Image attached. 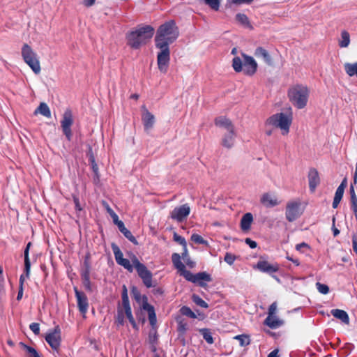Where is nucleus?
<instances>
[{
	"mask_svg": "<svg viewBox=\"0 0 357 357\" xmlns=\"http://www.w3.org/2000/svg\"><path fill=\"white\" fill-rule=\"evenodd\" d=\"M232 66L236 72H241L243 69V60L238 56H236L233 59Z\"/></svg>",
	"mask_w": 357,
	"mask_h": 357,
	"instance_id": "nucleus-34",
	"label": "nucleus"
},
{
	"mask_svg": "<svg viewBox=\"0 0 357 357\" xmlns=\"http://www.w3.org/2000/svg\"><path fill=\"white\" fill-rule=\"evenodd\" d=\"M73 201L75 203V206L76 211L77 212H81L82 211V204H80L79 199L74 196Z\"/></svg>",
	"mask_w": 357,
	"mask_h": 357,
	"instance_id": "nucleus-51",
	"label": "nucleus"
},
{
	"mask_svg": "<svg viewBox=\"0 0 357 357\" xmlns=\"http://www.w3.org/2000/svg\"><path fill=\"white\" fill-rule=\"evenodd\" d=\"M236 19L238 22L241 23L242 24L246 25L248 24L249 20L248 17L245 14L238 13L236 15Z\"/></svg>",
	"mask_w": 357,
	"mask_h": 357,
	"instance_id": "nucleus-45",
	"label": "nucleus"
},
{
	"mask_svg": "<svg viewBox=\"0 0 357 357\" xmlns=\"http://www.w3.org/2000/svg\"><path fill=\"white\" fill-rule=\"evenodd\" d=\"M45 340L53 349L56 350L61 342L60 330L56 328L53 331L46 335Z\"/></svg>",
	"mask_w": 357,
	"mask_h": 357,
	"instance_id": "nucleus-11",
	"label": "nucleus"
},
{
	"mask_svg": "<svg viewBox=\"0 0 357 357\" xmlns=\"http://www.w3.org/2000/svg\"><path fill=\"white\" fill-rule=\"evenodd\" d=\"M30 329L36 335H38L40 333V326L38 323H32L29 326Z\"/></svg>",
	"mask_w": 357,
	"mask_h": 357,
	"instance_id": "nucleus-49",
	"label": "nucleus"
},
{
	"mask_svg": "<svg viewBox=\"0 0 357 357\" xmlns=\"http://www.w3.org/2000/svg\"><path fill=\"white\" fill-rule=\"evenodd\" d=\"M349 192L351 197V209L353 210L356 217H357V197L355 193L353 184H351L350 185Z\"/></svg>",
	"mask_w": 357,
	"mask_h": 357,
	"instance_id": "nucleus-30",
	"label": "nucleus"
},
{
	"mask_svg": "<svg viewBox=\"0 0 357 357\" xmlns=\"http://www.w3.org/2000/svg\"><path fill=\"white\" fill-rule=\"evenodd\" d=\"M40 114L41 115L50 118L51 117V112L48 105L45 102H41L38 107L35 110L34 114Z\"/></svg>",
	"mask_w": 357,
	"mask_h": 357,
	"instance_id": "nucleus-28",
	"label": "nucleus"
},
{
	"mask_svg": "<svg viewBox=\"0 0 357 357\" xmlns=\"http://www.w3.org/2000/svg\"><path fill=\"white\" fill-rule=\"evenodd\" d=\"M316 287L319 292L322 294H327L329 292V287L325 284L317 282Z\"/></svg>",
	"mask_w": 357,
	"mask_h": 357,
	"instance_id": "nucleus-43",
	"label": "nucleus"
},
{
	"mask_svg": "<svg viewBox=\"0 0 357 357\" xmlns=\"http://www.w3.org/2000/svg\"><path fill=\"white\" fill-rule=\"evenodd\" d=\"M129 305H130V303H129V298H128V294H127V289H126V286H123V290L122 292V305L123 307V306Z\"/></svg>",
	"mask_w": 357,
	"mask_h": 357,
	"instance_id": "nucleus-46",
	"label": "nucleus"
},
{
	"mask_svg": "<svg viewBox=\"0 0 357 357\" xmlns=\"http://www.w3.org/2000/svg\"><path fill=\"white\" fill-rule=\"evenodd\" d=\"M264 324L272 329H275L283 324V321L275 315H268L264 320Z\"/></svg>",
	"mask_w": 357,
	"mask_h": 357,
	"instance_id": "nucleus-18",
	"label": "nucleus"
},
{
	"mask_svg": "<svg viewBox=\"0 0 357 357\" xmlns=\"http://www.w3.org/2000/svg\"><path fill=\"white\" fill-rule=\"evenodd\" d=\"M192 301L197 305L204 307L207 308L208 307V305L206 302H205L202 298H200L199 296L194 294L192 297Z\"/></svg>",
	"mask_w": 357,
	"mask_h": 357,
	"instance_id": "nucleus-40",
	"label": "nucleus"
},
{
	"mask_svg": "<svg viewBox=\"0 0 357 357\" xmlns=\"http://www.w3.org/2000/svg\"><path fill=\"white\" fill-rule=\"evenodd\" d=\"M191 240L198 244L206 245L207 241H205L200 235L197 234H193L191 236Z\"/></svg>",
	"mask_w": 357,
	"mask_h": 357,
	"instance_id": "nucleus-41",
	"label": "nucleus"
},
{
	"mask_svg": "<svg viewBox=\"0 0 357 357\" xmlns=\"http://www.w3.org/2000/svg\"><path fill=\"white\" fill-rule=\"evenodd\" d=\"M143 113L142 119L146 131L151 129L155 123L154 116L144 107H142Z\"/></svg>",
	"mask_w": 357,
	"mask_h": 357,
	"instance_id": "nucleus-13",
	"label": "nucleus"
},
{
	"mask_svg": "<svg viewBox=\"0 0 357 357\" xmlns=\"http://www.w3.org/2000/svg\"><path fill=\"white\" fill-rule=\"evenodd\" d=\"M278 349H275L273 351H272L268 355V357H278Z\"/></svg>",
	"mask_w": 357,
	"mask_h": 357,
	"instance_id": "nucleus-64",
	"label": "nucleus"
},
{
	"mask_svg": "<svg viewBox=\"0 0 357 357\" xmlns=\"http://www.w3.org/2000/svg\"><path fill=\"white\" fill-rule=\"evenodd\" d=\"M86 279H90V271L89 268H86V270L82 273V280Z\"/></svg>",
	"mask_w": 357,
	"mask_h": 357,
	"instance_id": "nucleus-60",
	"label": "nucleus"
},
{
	"mask_svg": "<svg viewBox=\"0 0 357 357\" xmlns=\"http://www.w3.org/2000/svg\"><path fill=\"white\" fill-rule=\"evenodd\" d=\"M184 261H185L187 265L189 266L190 267H193L195 265V263L193 261H190V259H189L188 255L185 257V260H184Z\"/></svg>",
	"mask_w": 357,
	"mask_h": 357,
	"instance_id": "nucleus-62",
	"label": "nucleus"
},
{
	"mask_svg": "<svg viewBox=\"0 0 357 357\" xmlns=\"http://www.w3.org/2000/svg\"><path fill=\"white\" fill-rule=\"evenodd\" d=\"M182 257V255L181 256L178 253H174L172 256V263L174 266V267L178 271H183L184 268L185 267V265L181 262V258Z\"/></svg>",
	"mask_w": 357,
	"mask_h": 357,
	"instance_id": "nucleus-31",
	"label": "nucleus"
},
{
	"mask_svg": "<svg viewBox=\"0 0 357 357\" xmlns=\"http://www.w3.org/2000/svg\"><path fill=\"white\" fill-rule=\"evenodd\" d=\"M309 187L312 191H314L319 183V177L318 172L315 169H311L308 174Z\"/></svg>",
	"mask_w": 357,
	"mask_h": 357,
	"instance_id": "nucleus-17",
	"label": "nucleus"
},
{
	"mask_svg": "<svg viewBox=\"0 0 357 357\" xmlns=\"http://www.w3.org/2000/svg\"><path fill=\"white\" fill-rule=\"evenodd\" d=\"M179 272L181 275L183 276L188 281L195 283L196 274H193L190 271H187L185 267L183 271H181Z\"/></svg>",
	"mask_w": 357,
	"mask_h": 357,
	"instance_id": "nucleus-37",
	"label": "nucleus"
},
{
	"mask_svg": "<svg viewBox=\"0 0 357 357\" xmlns=\"http://www.w3.org/2000/svg\"><path fill=\"white\" fill-rule=\"evenodd\" d=\"M215 124L217 126L225 129L226 131L235 129L234 126L232 124L231 121L225 116L217 117L215 119Z\"/></svg>",
	"mask_w": 357,
	"mask_h": 357,
	"instance_id": "nucleus-16",
	"label": "nucleus"
},
{
	"mask_svg": "<svg viewBox=\"0 0 357 357\" xmlns=\"http://www.w3.org/2000/svg\"><path fill=\"white\" fill-rule=\"evenodd\" d=\"M62 129L63 131V133L65 135H67V117L66 114L63 115V119L61 122Z\"/></svg>",
	"mask_w": 357,
	"mask_h": 357,
	"instance_id": "nucleus-55",
	"label": "nucleus"
},
{
	"mask_svg": "<svg viewBox=\"0 0 357 357\" xmlns=\"http://www.w3.org/2000/svg\"><path fill=\"white\" fill-rule=\"evenodd\" d=\"M31 246V243H29L24 250V272L26 278L29 277L31 271V263L29 257V250Z\"/></svg>",
	"mask_w": 357,
	"mask_h": 357,
	"instance_id": "nucleus-27",
	"label": "nucleus"
},
{
	"mask_svg": "<svg viewBox=\"0 0 357 357\" xmlns=\"http://www.w3.org/2000/svg\"><path fill=\"white\" fill-rule=\"evenodd\" d=\"M22 55L24 61L37 57L36 53L27 44L23 45Z\"/></svg>",
	"mask_w": 357,
	"mask_h": 357,
	"instance_id": "nucleus-24",
	"label": "nucleus"
},
{
	"mask_svg": "<svg viewBox=\"0 0 357 357\" xmlns=\"http://www.w3.org/2000/svg\"><path fill=\"white\" fill-rule=\"evenodd\" d=\"M153 33L154 29L149 25L139 27L127 35L128 45L133 49H139L152 38Z\"/></svg>",
	"mask_w": 357,
	"mask_h": 357,
	"instance_id": "nucleus-3",
	"label": "nucleus"
},
{
	"mask_svg": "<svg viewBox=\"0 0 357 357\" xmlns=\"http://www.w3.org/2000/svg\"><path fill=\"white\" fill-rule=\"evenodd\" d=\"M234 338L238 340L239 344L241 347H245L250 344V340L248 336L245 335H238L234 337Z\"/></svg>",
	"mask_w": 357,
	"mask_h": 357,
	"instance_id": "nucleus-38",
	"label": "nucleus"
},
{
	"mask_svg": "<svg viewBox=\"0 0 357 357\" xmlns=\"http://www.w3.org/2000/svg\"><path fill=\"white\" fill-rule=\"evenodd\" d=\"M155 47L160 50L157 55V63L158 69L160 72L165 73L167 71L170 61L169 47H167L165 45L163 47H160V45Z\"/></svg>",
	"mask_w": 357,
	"mask_h": 357,
	"instance_id": "nucleus-6",
	"label": "nucleus"
},
{
	"mask_svg": "<svg viewBox=\"0 0 357 357\" xmlns=\"http://www.w3.org/2000/svg\"><path fill=\"white\" fill-rule=\"evenodd\" d=\"M112 249L116 263L123 266L130 273L133 271V267L135 268L139 277L142 280L144 285L149 288L153 286L152 273L148 270L146 266L142 264L138 258L132 253L129 254L130 259L123 258V252L115 243H112Z\"/></svg>",
	"mask_w": 357,
	"mask_h": 357,
	"instance_id": "nucleus-1",
	"label": "nucleus"
},
{
	"mask_svg": "<svg viewBox=\"0 0 357 357\" xmlns=\"http://www.w3.org/2000/svg\"><path fill=\"white\" fill-rule=\"evenodd\" d=\"M205 4L208 6L211 9L217 11L219 10V2L218 0H204Z\"/></svg>",
	"mask_w": 357,
	"mask_h": 357,
	"instance_id": "nucleus-42",
	"label": "nucleus"
},
{
	"mask_svg": "<svg viewBox=\"0 0 357 357\" xmlns=\"http://www.w3.org/2000/svg\"><path fill=\"white\" fill-rule=\"evenodd\" d=\"M255 268L261 272L266 273L270 275L276 273L279 270V266L277 264H271L264 260H259Z\"/></svg>",
	"mask_w": 357,
	"mask_h": 357,
	"instance_id": "nucleus-12",
	"label": "nucleus"
},
{
	"mask_svg": "<svg viewBox=\"0 0 357 357\" xmlns=\"http://www.w3.org/2000/svg\"><path fill=\"white\" fill-rule=\"evenodd\" d=\"M344 68L346 73L349 77H353L356 75L357 77V61L353 63H345L344 64Z\"/></svg>",
	"mask_w": 357,
	"mask_h": 357,
	"instance_id": "nucleus-29",
	"label": "nucleus"
},
{
	"mask_svg": "<svg viewBox=\"0 0 357 357\" xmlns=\"http://www.w3.org/2000/svg\"><path fill=\"white\" fill-rule=\"evenodd\" d=\"M253 221L252 213H247L244 214L241 220V228L243 231H248L250 229L251 224Z\"/></svg>",
	"mask_w": 357,
	"mask_h": 357,
	"instance_id": "nucleus-21",
	"label": "nucleus"
},
{
	"mask_svg": "<svg viewBox=\"0 0 357 357\" xmlns=\"http://www.w3.org/2000/svg\"><path fill=\"white\" fill-rule=\"evenodd\" d=\"M111 218H112L114 223L115 225H116L118 227H119V224L120 222H123L121 220H119V216L117 215V214L116 213L114 214H112Z\"/></svg>",
	"mask_w": 357,
	"mask_h": 357,
	"instance_id": "nucleus-61",
	"label": "nucleus"
},
{
	"mask_svg": "<svg viewBox=\"0 0 357 357\" xmlns=\"http://www.w3.org/2000/svg\"><path fill=\"white\" fill-rule=\"evenodd\" d=\"M91 165L93 172H94L96 176L95 180H99L98 167L93 159L91 160Z\"/></svg>",
	"mask_w": 357,
	"mask_h": 357,
	"instance_id": "nucleus-48",
	"label": "nucleus"
},
{
	"mask_svg": "<svg viewBox=\"0 0 357 357\" xmlns=\"http://www.w3.org/2000/svg\"><path fill=\"white\" fill-rule=\"evenodd\" d=\"M180 312H181V314H183L184 316H186V317H190L192 319L197 318L195 313L194 312H192V310L188 306H183L180 309Z\"/></svg>",
	"mask_w": 357,
	"mask_h": 357,
	"instance_id": "nucleus-39",
	"label": "nucleus"
},
{
	"mask_svg": "<svg viewBox=\"0 0 357 357\" xmlns=\"http://www.w3.org/2000/svg\"><path fill=\"white\" fill-rule=\"evenodd\" d=\"M190 213V208L188 204L177 206L171 212L170 216L178 222H183Z\"/></svg>",
	"mask_w": 357,
	"mask_h": 357,
	"instance_id": "nucleus-8",
	"label": "nucleus"
},
{
	"mask_svg": "<svg viewBox=\"0 0 357 357\" xmlns=\"http://www.w3.org/2000/svg\"><path fill=\"white\" fill-rule=\"evenodd\" d=\"M347 178H344L343 179V181H342L341 184L338 186V188H342V190H344L345 188L347 187Z\"/></svg>",
	"mask_w": 357,
	"mask_h": 357,
	"instance_id": "nucleus-63",
	"label": "nucleus"
},
{
	"mask_svg": "<svg viewBox=\"0 0 357 357\" xmlns=\"http://www.w3.org/2000/svg\"><path fill=\"white\" fill-rule=\"evenodd\" d=\"M199 333L202 335L203 338L206 340V342L210 344L213 343V338L212 337L211 333L208 328H202L199 329Z\"/></svg>",
	"mask_w": 357,
	"mask_h": 357,
	"instance_id": "nucleus-35",
	"label": "nucleus"
},
{
	"mask_svg": "<svg viewBox=\"0 0 357 357\" xmlns=\"http://www.w3.org/2000/svg\"><path fill=\"white\" fill-rule=\"evenodd\" d=\"M331 312L334 317L341 320L344 324H348L349 323L348 314L344 310L333 309Z\"/></svg>",
	"mask_w": 357,
	"mask_h": 357,
	"instance_id": "nucleus-22",
	"label": "nucleus"
},
{
	"mask_svg": "<svg viewBox=\"0 0 357 357\" xmlns=\"http://www.w3.org/2000/svg\"><path fill=\"white\" fill-rule=\"evenodd\" d=\"M309 246L307 244H306L305 243H299V244H297L296 246V249L298 250V251H301V252H303V248H308Z\"/></svg>",
	"mask_w": 357,
	"mask_h": 357,
	"instance_id": "nucleus-58",
	"label": "nucleus"
},
{
	"mask_svg": "<svg viewBox=\"0 0 357 357\" xmlns=\"http://www.w3.org/2000/svg\"><path fill=\"white\" fill-rule=\"evenodd\" d=\"M178 36V31L174 21L167 22L158 28L155 37V46L169 47Z\"/></svg>",
	"mask_w": 357,
	"mask_h": 357,
	"instance_id": "nucleus-2",
	"label": "nucleus"
},
{
	"mask_svg": "<svg viewBox=\"0 0 357 357\" xmlns=\"http://www.w3.org/2000/svg\"><path fill=\"white\" fill-rule=\"evenodd\" d=\"M74 289L79 310L83 315H84L87 312L89 308L87 296L84 292L79 291L77 287H75Z\"/></svg>",
	"mask_w": 357,
	"mask_h": 357,
	"instance_id": "nucleus-9",
	"label": "nucleus"
},
{
	"mask_svg": "<svg viewBox=\"0 0 357 357\" xmlns=\"http://www.w3.org/2000/svg\"><path fill=\"white\" fill-rule=\"evenodd\" d=\"M25 63L32 69V70L38 74L40 72V62L37 57L27 60Z\"/></svg>",
	"mask_w": 357,
	"mask_h": 357,
	"instance_id": "nucleus-32",
	"label": "nucleus"
},
{
	"mask_svg": "<svg viewBox=\"0 0 357 357\" xmlns=\"http://www.w3.org/2000/svg\"><path fill=\"white\" fill-rule=\"evenodd\" d=\"M174 240L183 246V252L182 253V259L185 260V257L188 256V249L185 239L183 236L178 235L176 233H174Z\"/></svg>",
	"mask_w": 357,
	"mask_h": 357,
	"instance_id": "nucleus-26",
	"label": "nucleus"
},
{
	"mask_svg": "<svg viewBox=\"0 0 357 357\" xmlns=\"http://www.w3.org/2000/svg\"><path fill=\"white\" fill-rule=\"evenodd\" d=\"M243 58V69L244 73L248 75H252L257 70V63L253 57L248 56L245 54H242Z\"/></svg>",
	"mask_w": 357,
	"mask_h": 357,
	"instance_id": "nucleus-10",
	"label": "nucleus"
},
{
	"mask_svg": "<svg viewBox=\"0 0 357 357\" xmlns=\"http://www.w3.org/2000/svg\"><path fill=\"white\" fill-rule=\"evenodd\" d=\"M188 329V325L183 321L178 322V331L181 333H185Z\"/></svg>",
	"mask_w": 357,
	"mask_h": 357,
	"instance_id": "nucleus-47",
	"label": "nucleus"
},
{
	"mask_svg": "<svg viewBox=\"0 0 357 357\" xmlns=\"http://www.w3.org/2000/svg\"><path fill=\"white\" fill-rule=\"evenodd\" d=\"M344 192V190H342V188H337V190H336V192H335L334 197L341 200L342 197H343Z\"/></svg>",
	"mask_w": 357,
	"mask_h": 357,
	"instance_id": "nucleus-53",
	"label": "nucleus"
},
{
	"mask_svg": "<svg viewBox=\"0 0 357 357\" xmlns=\"http://www.w3.org/2000/svg\"><path fill=\"white\" fill-rule=\"evenodd\" d=\"M291 122V116L282 112L273 114L266 120L267 124L280 128L283 135L289 133Z\"/></svg>",
	"mask_w": 357,
	"mask_h": 357,
	"instance_id": "nucleus-5",
	"label": "nucleus"
},
{
	"mask_svg": "<svg viewBox=\"0 0 357 357\" xmlns=\"http://www.w3.org/2000/svg\"><path fill=\"white\" fill-rule=\"evenodd\" d=\"M245 243L248 244L251 248H255L257 247V243L249 238L245 239Z\"/></svg>",
	"mask_w": 357,
	"mask_h": 357,
	"instance_id": "nucleus-59",
	"label": "nucleus"
},
{
	"mask_svg": "<svg viewBox=\"0 0 357 357\" xmlns=\"http://www.w3.org/2000/svg\"><path fill=\"white\" fill-rule=\"evenodd\" d=\"M277 311V303L276 302L273 303L268 308V315H275Z\"/></svg>",
	"mask_w": 357,
	"mask_h": 357,
	"instance_id": "nucleus-50",
	"label": "nucleus"
},
{
	"mask_svg": "<svg viewBox=\"0 0 357 357\" xmlns=\"http://www.w3.org/2000/svg\"><path fill=\"white\" fill-rule=\"evenodd\" d=\"M309 93L308 88L303 85H296L288 91L291 102L298 109H303L306 106Z\"/></svg>",
	"mask_w": 357,
	"mask_h": 357,
	"instance_id": "nucleus-4",
	"label": "nucleus"
},
{
	"mask_svg": "<svg viewBox=\"0 0 357 357\" xmlns=\"http://www.w3.org/2000/svg\"><path fill=\"white\" fill-rule=\"evenodd\" d=\"M82 280V284H83L84 287H85V289L89 291H91V285L90 279H86V280Z\"/></svg>",
	"mask_w": 357,
	"mask_h": 357,
	"instance_id": "nucleus-57",
	"label": "nucleus"
},
{
	"mask_svg": "<svg viewBox=\"0 0 357 357\" xmlns=\"http://www.w3.org/2000/svg\"><path fill=\"white\" fill-rule=\"evenodd\" d=\"M301 203L299 200L289 202L286 206L285 215L289 222L296 220L303 213L301 208Z\"/></svg>",
	"mask_w": 357,
	"mask_h": 357,
	"instance_id": "nucleus-7",
	"label": "nucleus"
},
{
	"mask_svg": "<svg viewBox=\"0 0 357 357\" xmlns=\"http://www.w3.org/2000/svg\"><path fill=\"white\" fill-rule=\"evenodd\" d=\"M350 43V36L347 31H342L341 33V40L339 43V45L341 47H347Z\"/></svg>",
	"mask_w": 357,
	"mask_h": 357,
	"instance_id": "nucleus-33",
	"label": "nucleus"
},
{
	"mask_svg": "<svg viewBox=\"0 0 357 357\" xmlns=\"http://www.w3.org/2000/svg\"><path fill=\"white\" fill-rule=\"evenodd\" d=\"M261 202L266 207H273L279 204V202L275 196L270 194H264L261 198Z\"/></svg>",
	"mask_w": 357,
	"mask_h": 357,
	"instance_id": "nucleus-20",
	"label": "nucleus"
},
{
	"mask_svg": "<svg viewBox=\"0 0 357 357\" xmlns=\"http://www.w3.org/2000/svg\"><path fill=\"white\" fill-rule=\"evenodd\" d=\"M352 247L354 251L357 254V234H354L352 235Z\"/></svg>",
	"mask_w": 357,
	"mask_h": 357,
	"instance_id": "nucleus-54",
	"label": "nucleus"
},
{
	"mask_svg": "<svg viewBox=\"0 0 357 357\" xmlns=\"http://www.w3.org/2000/svg\"><path fill=\"white\" fill-rule=\"evenodd\" d=\"M212 278L209 274L206 272H200L196 274L195 277V283H198L200 287H205L206 284V282H211Z\"/></svg>",
	"mask_w": 357,
	"mask_h": 357,
	"instance_id": "nucleus-23",
	"label": "nucleus"
},
{
	"mask_svg": "<svg viewBox=\"0 0 357 357\" xmlns=\"http://www.w3.org/2000/svg\"><path fill=\"white\" fill-rule=\"evenodd\" d=\"M252 0H228V3L234 4L250 3Z\"/></svg>",
	"mask_w": 357,
	"mask_h": 357,
	"instance_id": "nucleus-52",
	"label": "nucleus"
},
{
	"mask_svg": "<svg viewBox=\"0 0 357 357\" xmlns=\"http://www.w3.org/2000/svg\"><path fill=\"white\" fill-rule=\"evenodd\" d=\"M142 308L147 311L149 323L152 326H153L157 321L156 314L153 306L147 302L146 298H145V301H143Z\"/></svg>",
	"mask_w": 357,
	"mask_h": 357,
	"instance_id": "nucleus-15",
	"label": "nucleus"
},
{
	"mask_svg": "<svg viewBox=\"0 0 357 357\" xmlns=\"http://www.w3.org/2000/svg\"><path fill=\"white\" fill-rule=\"evenodd\" d=\"M20 344L26 351L27 357H41L34 348L29 347L24 343H20Z\"/></svg>",
	"mask_w": 357,
	"mask_h": 357,
	"instance_id": "nucleus-36",
	"label": "nucleus"
},
{
	"mask_svg": "<svg viewBox=\"0 0 357 357\" xmlns=\"http://www.w3.org/2000/svg\"><path fill=\"white\" fill-rule=\"evenodd\" d=\"M123 308H124L126 317L128 318H132V314L130 305H129L123 306Z\"/></svg>",
	"mask_w": 357,
	"mask_h": 357,
	"instance_id": "nucleus-56",
	"label": "nucleus"
},
{
	"mask_svg": "<svg viewBox=\"0 0 357 357\" xmlns=\"http://www.w3.org/2000/svg\"><path fill=\"white\" fill-rule=\"evenodd\" d=\"M255 56L257 58H261L268 65L272 64V59L267 50L261 47H258L255 52Z\"/></svg>",
	"mask_w": 357,
	"mask_h": 357,
	"instance_id": "nucleus-19",
	"label": "nucleus"
},
{
	"mask_svg": "<svg viewBox=\"0 0 357 357\" xmlns=\"http://www.w3.org/2000/svg\"><path fill=\"white\" fill-rule=\"evenodd\" d=\"M236 136L235 129L226 131L222 136L221 144L227 149H231L234 144Z\"/></svg>",
	"mask_w": 357,
	"mask_h": 357,
	"instance_id": "nucleus-14",
	"label": "nucleus"
},
{
	"mask_svg": "<svg viewBox=\"0 0 357 357\" xmlns=\"http://www.w3.org/2000/svg\"><path fill=\"white\" fill-rule=\"evenodd\" d=\"M236 255H234L230 252H227L225 255L224 260L229 265H232L234 264V261L236 260Z\"/></svg>",
	"mask_w": 357,
	"mask_h": 357,
	"instance_id": "nucleus-44",
	"label": "nucleus"
},
{
	"mask_svg": "<svg viewBox=\"0 0 357 357\" xmlns=\"http://www.w3.org/2000/svg\"><path fill=\"white\" fill-rule=\"evenodd\" d=\"M118 228L120 230V231L125 236V237L127 238L130 242L133 243L135 245L138 244L135 237L127 228H126L123 222H120L119 224Z\"/></svg>",
	"mask_w": 357,
	"mask_h": 357,
	"instance_id": "nucleus-25",
	"label": "nucleus"
}]
</instances>
